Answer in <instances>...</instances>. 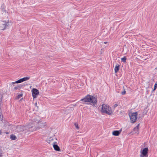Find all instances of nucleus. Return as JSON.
Masks as SVG:
<instances>
[{"instance_id": "f257e3e1", "label": "nucleus", "mask_w": 157, "mask_h": 157, "mask_svg": "<svg viewBox=\"0 0 157 157\" xmlns=\"http://www.w3.org/2000/svg\"><path fill=\"white\" fill-rule=\"evenodd\" d=\"M42 124L40 122L38 123L36 121H31L29 123L28 125L26 126V128H28L29 130L31 131H33L36 130L37 129L42 127Z\"/></svg>"}, {"instance_id": "f03ea898", "label": "nucleus", "mask_w": 157, "mask_h": 157, "mask_svg": "<svg viewBox=\"0 0 157 157\" xmlns=\"http://www.w3.org/2000/svg\"><path fill=\"white\" fill-rule=\"evenodd\" d=\"M81 101L85 102L91 103L94 106L97 105V102L96 98L89 94H88L84 98L81 99Z\"/></svg>"}, {"instance_id": "7ed1b4c3", "label": "nucleus", "mask_w": 157, "mask_h": 157, "mask_svg": "<svg viewBox=\"0 0 157 157\" xmlns=\"http://www.w3.org/2000/svg\"><path fill=\"white\" fill-rule=\"evenodd\" d=\"M101 112L105 113L109 115H111L113 112L111 108L109 106L105 104H103L102 105V108L101 110Z\"/></svg>"}, {"instance_id": "20e7f679", "label": "nucleus", "mask_w": 157, "mask_h": 157, "mask_svg": "<svg viewBox=\"0 0 157 157\" xmlns=\"http://www.w3.org/2000/svg\"><path fill=\"white\" fill-rule=\"evenodd\" d=\"M130 120L132 122L134 123L136 121L137 119V113H129Z\"/></svg>"}, {"instance_id": "39448f33", "label": "nucleus", "mask_w": 157, "mask_h": 157, "mask_svg": "<svg viewBox=\"0 0 157 157\" xmlns=\"http://www.w3.org/2000/svg\"><path fill=\"white\" fill-rule=\"evenodd\" d=\"M148 150V148L147 147L144 148L142 150V149H141L140 151L141 154L140 155V157H147Z\"/></svg>"}, {"instance_id": "423d86ee", "label": "nucleus", "mask_w": 157, "mask_h": 157, "mask_svg": "<svg viewBox=\"0 0 157 157\" xmlns=\"http://www.w3.org/2000/svg\"><path fill=\"white\" fill-rule=\"evenodd\" d=\"M39 94V90L35 88H33L32 90V96L33 98H36V96Z\"/></svg>"}, {"instance_id": "0eeeda50", "label": "nucleus", "mask_w": 157, "mask_h": 157, "mask_svg": "<svg viewBox=\"0 0 157 157\" xmlns=\"http://www.w3.org/2000/svg\"><path fill=\"white\" fill-rule=\"evenodd\" d=\"M9 22L8 21H2V25L1 26L0 28L2 30H5L6 28V27L8 26L9 24Z\"/></svg>"}, {"instance_id": "6e6552de", "label": "nucleus", "mask_w": 157, "mask_h": 157, "mask_svg": "<svg viewBox=\"0 0 157 157\" xmlns=\"http://www.w3.org/2000/svg\"><path fill=\"white\" fill-rule=\"evenodd\" d=\"M57 143L56 142H54L53 143V146L54 150L56 151H60V148L59 146L57 144Z\"/></svg>"}, {"instance_id": "1a4fd4ad", "label": "nucleus", "mask_w": 157, "mask_h": 157, "mask_svg": "<svg viewBox=\"0 0 157 157\" xmlns=\"http://www.w3.org/2000/svg\"><path fill=\"white\" fill-rule=\"evenodd\" d=\"M26 126H18L17 128V131L18 132H22L24 131L25 128H26Z\"/></svg>"}, {"instance_id": "9d476101", "label": "nucleus", "mask_w": 157, "mask_h": 157, "mask_svg": "<svg viewBox=\"0 0 157 157\" xmlns=\"http://www.w3.org/2000/svg\"><path fill=\"white\" fill-rule=\"evenodd\" d=\"M121 130H120L119 131H114L113 132L112 134L113 136H118L121 133Z\"/></svg>"}, {"instance_id": "9b49d317", "label": "nucleus", "mask_w": 157, "mask_h": 157, "mask_svg": "<svg viewBox=\"0 0 157 157\" xmlns=\"http://www.w3.org/2000/svg\"><path fill=\"white\" fill-rule=\"evenodd\" d=\"M139 124L137 125L136 127L134 128V131L136 133L138 134L139 132Z\"/></svg>"}, {"instance_id": "f8f14e48", "label": "nucleus", "mask_w": 157, "mask_h": 157, "mask_svg": "<svg viewBox=\"0 0 157 157\" xmlns=\"http://www.w3.org/2000/svg\"><path fill=\"white\" fill-rule=\"evenodd\" d=\"M120 67V65L118 64H117L114 68V71H115V73H117L118 71H119Z\"/></svg>"}, {"instance_id": "ddd939ff", "label": "nucleus", "mask_w": 157, "mask_h": 157, "mask_svg": "<svg viewBox=\"0 0 157 157\" xmlns=\"http://www.w3.org/2000/svg\"><path fill=\"white\" fill-rule=\"evenodd\" d=\"M10 138L12 140H15L17 139V137L15 135L12 134L10 135Z\"/></svg>"}, {"instance_id": "4468645a", "label": "nucleus", "mask_w": 157, "mask_h": 157, "mask_svg": "<svg viewBox=\"0 0 157 157\" xmlns=\"http://www.w3.org/2000/svg\"><path fill=\"white\" fill-rule=\"evenodd\" d=\"M29 78H30L29 77H24V78H21V79L22 81V82H23L24 81H25L28 80H29Z\"/></svg>"}, {"instance_id": "2eb2a0df", "label": "nucleus", "mask_w": 157, "mask_h": 157, "mask_svg": "<svg viewBox=\"0 0 157 157\" xmlns=\"http://www.w3.org/2000/svg\"><path fill=\"white\" fill-rule=\"evenodd\" d=\"M121 61L123 62L124 63L126 62V58L125 56H124V57L122 58L121 59Z\"/></svg>"}, {"instance_id": "dca6fc26", "label": "nucleus", "mask_w": 157, "mask_h": 157, "mask_svg": "<svg viewBox=\"0 0 157 157\" xmlns=\"http://www.w3.org/2000/svg\"><path fill=\"white\" fill-rule=\"evenodd\" d=\"M22 82V81L21 78L19 79V80L15 81V83H20L21 82Z\"/></svg>"}, {"instance_id": "f3484780", "label": "nucleus", "mask_w": 157, "mask_h": 157, "mask_svg": "<svg viewBox=\"0 0 157 157\" xmlns=\"http://www.w3.org/2000/svg\"><path fill=\"white\" fill-rule=\"evenodd\" d=\"M22 87V86H15L14 88V89L15 90H17L18 88H20Z\"/></svg>"}, {"instance_id": "a211bd4d", "label": "nucleus", "mask_w": 157, "mask_h": 157, "mask_svg": "<svg viewBox=\"0 0 157 157\" xmlns=\"http://www.w3.org/2000/svg\"><path fill=\"white\" fill-rule=\"evenodd\" d=\"M74 125L75 126V127L77 129H79V127L78 126V124L77 123H75L74 124Z\"/></svg>"}, {"instance_id": "6ab92c4d", "label": "nucleus", "mask_w": 157, "mask_h": 157, "mask_svg": "<svg viewBox=\"0 0 157 157\" xmlns=\"http://www.w3.org/2000/svg\"><path fill=\"white\" fill-rule=\"evenodd\" d=\"M22 96V94H19L17 95V99H19V98H20Z\"/></svg>"}, {"instance_id": "aec40b11", "label": "nucleus", "mask_w": 157, "mask_h": 157, "mask_svg": "<svg viewBox=\"0 0 157 157\" xmlns=\"http://www.w3.org/2000/svg\"><path fill=\"white\" fill-rule=\"evenodd\" d=\"M157 84H155L154 85V88L153 90H155L156 89L157 87Z\"/></svg>"}, {"instance_id": "412c9836", "label": "nucleus", "mask_w": 157, "mask_h": 157, "mask_svg": "<svg viewBox=\"0 0 157 157\" xmlns=\"http://www.w3.org/2000/svg\"><path fill=\"white\" fill-rule=\"evenodd\" d=\"M0 118H1V121H2L3 120V116L2 113H0Z\"/></svg>"}, {"instance_id": "4be33fe9", "label": "nucleus", "mask_w": 157, "mask_h": 157, "mask_svg": "<svg viewBox=\"0 0 157 157\" xmlns=\"http://www.w3.org/2000/svg\"><path fill=\"white\" fill-rule=\"evenodd\" d=\"M118 105L117 104H115L113 106V108L114 109L116 107H117Z\"/></svg>"}, {"instance_id": "5701e85b", "label": "nucleus", "mask_w": 157, "mask_h": 157, "mask_svg": "<svg viewBox=\"0 0 157 157\" xmlns=\"http://www.w3.org/2000/svg\"><path fill=\"white\" fill-rule=\"evenodd\" d=\"M126 92L125 90H124L123 91L121 92V94L122 95H124L125 94Z\"/></svg>"}, {"instance_id": "b1692460", "label": "nucleus", "mask_w": 157, "mask_h": 157, "mask_svg": "<svg viewBox=\"0 0 157 157\" xmlns=\"http://www.w3.org/2000/svg\"><path fill=\"white\" fill-rule=\"evenodd\" d=\"M49 139H50L49 140V141H52V140H53V139L52 138V137H50Z\"/></svg>"}, {"instance_id": "393cba45", "label": "nucleus", "mask_w": 157, "mask_h": 157, "mask_svg": "<svg viewBox=\"0 0 157 157\" xmlns=\"http://www.w3.org/2000/svg\"><path fill=\"white\" fill-rule=\"evenodd\" d=\"M107 43H108V42H106V41L104 42V43L105 44H106Z\"/></svg>"}, {"instance_id": "a878e982", "label": "nucleus", "mask_w": 157, "mask_h": 157, "mask_svg": "<svg viewBox=\"0 0 157 157\" xmlns=\"http://www.w3.org/2000/svg\"><path fill=\"white\" fill-rule=\"evenodd\" d=\"M12 83L13 84H15V83H15V82H12Z\"/></svg>"}, {"instance_id": "bb28decb", "label": "nucleus", "mask_w": 157, "mask_h": 157, "mask_svg": "<svg viewBox=\"0 0 157 157\" xmlns=\"http://www.w3.org/2000/svg\"><path fill=\"white\" fill-rule=\"evenodd\" d=\"M37 103H35V106H37Z\"/></svg>"}, {"instance_id": "cd10ccee", "label": "nucleus", "mask_w": 157, "mask_h": 157, "mask_svg": "<svg viewBox=\"0 0 157 157\" xmlns=\"http://www.w3.org/2000/svg\"><path fill=\"white\" fill-rule=\"evenodd\" d=\"M155 84H156L157 85V81L156 82V83Z\"/></svg>"}]
</instances>
